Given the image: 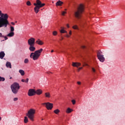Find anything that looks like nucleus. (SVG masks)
Returning <instances> with one entry per match:
<instances>
[{"label": "nucleus", "instance_id": "42", "mask_svg": "<svg viewBox=\"0 0 125 125\" xmlns=\"http://www.w3.org/2000/svg\"><path fill=\"white\" fill-rule=\"evenodd\" d=\"M82 48H83V49L85 48V46H82Z\"/></svg>", "mask_w": 125, "mask_h": 125}, {"label": "nucleus", "instance_id": "43", "mask_svg": "<svg viewBox=\"0 0 125 125\" xmlns=\"http://www.w3.org/2000/svg\"><path fill=\"white\" fill-rule=\"evenodd\" d=\"M77 83H78V84L80 85L81 83V82H78Z\"/></svg>", "mask_w": 125, "mask_h": 125}, {"label": "nucleus", "instance_id": "41", "mask_svg": "<svg viewBox=\"0 0 125 125\" xmlns=\"http://www.w3.org/2000/svg\"><path fill=\"white\" fill-rule=\"evenodd\" d=\"M11 24H12V25H13L14 26V25H15V23L12 22H11Z\"/></svg>", "mask_w": 125, "mask_h": 125}, {"label": "nucleus", "instance_id": "52", "mask_svg": "<svg viewBox=\"0 0 125 125\" xmlns=\"http://www.w3.org/2000/svg\"><path fill=\"white\" fill-rule=\"evenodd\" d=\"M51 72H49L48 74H50Z\"/></svg>", "mask_w": 125, "mask_h": 125}, {"label": "nucleus", "instance_id": "39", "mask_svg": "<svg viewBox=\"0 0 125 125\" xmlns=\"http://www.w3.org/2000/svg\"><path fill=\"white\" fill-rule=\"evenodd\" d=\"M82 69H83V67H79V68H78V72H80V70H82Z\"/></svg>", "mask_w": 125, "mask_h": 125}, {"label": "nucleus", "instance_id": "14", "mask_svg": "<svg viewBox=\"0 0 125 125\" xmlns=\"http://www.w3.org/2000/svg\"><path fill=\"white\" fill-rule=\"evenodd\" d=\"M0 38H4L5 40H1V42H4V41H6L8 40V38L7 36H5L4 35H2V33H0Z\"/></svg>", "mask_w": 125, "mask_h": 125}, {"label": "nucleus", "instance_id": "23", "mask_svg": "<svg viewBox=\"0 0 125 125\" xmlns=\"http://www.w3.org/2000/svg\"><path fill=\"white\" fill-rule=\"evenodd\" d=\"M14 36V32H10L7 35V37H13Z\"/></svg>", "mask_w": 125, "mask_h": 125}, {"label": "nucleus", "instance_id": "25", "mask_svg": "<svg viewBox=\"0 0 125 125\" xmlns=\"http://www.w3.org/2000/svg\"><path fill=\"white\" fill-rule=\"evenodd\" d=\"M54 113H55V114H56L57 115L59 113H60V110H59V109H57L54 111Z\"/></svg>", "mask_w": 125, "mask_h": 125}, {"label": "nucleus", "instance_id": "26", "mask_svg": "<svg viewBox=\"0 0 125 125\" xmlns=\"http://www.w3.org/2000/svg\"><path fill=\"white\" fill-rule=\"evenodd\" d=\"M73 29H74V30H79V27H78V25H74L72 27Z\"/></svg>", "mask_w": 125, "mask_h": 125}, {"label": "nucleus", "instance_id": "29", "mask_svg": "<svg viewBox=\"0 0 125 125\" xmlns=\"http://www.w3.org/2000/svg\"><path fill=\"white\" fill-rule=\"evenodd\" d=\"M10 31L12 32H14V27L13 26H10Z\"/></svg>", "mask_w": 125, "mask_h": 125}, {"label": "nucleus", "instance_id": "8", "mask_svg": "<svg viewBox=\"0 0 125 125\" xmlns=\"http://www.w3.org/2000/svg\"><path fill=\"white\" fill-rule=\"evenodd\" d=\"M35 6H40V7H43L45 5V3H42V1L40 0H37L36 3H34Z\"/></svg>", "mask_w": 125, "mask_h": 125}, {"label": "nucleus", "instance_id": "48", "mask_svg": "<svg viewBox=\"0 0 125 125\" xmlns=\"http://www.w3.org/2000/svg\"><path fill=\"white\" fill-rule=\"evenodd\" d=\"M1 121V117H0V121Z\"/></svg>", "mask_w": 125, "mask_h": 125}, {"label": "nucleus", "instance_id": "12", "mask_svg": "<svg viewBox=\"0 0 125 125\" xmlns=\"http://www.w3.org/2000/svg\"><path fill=\"white\" fill-rule=\"evenodd\" d=\"M35 45H29V50L31 52H34L36 50V47H34Z\"/></svg>", "mask_w": 125, "mask_h": 125}, {"label": "nucleus", "instance_id": "46", "mask_svg": "<svg viewBox=\"0 0 125 125\" xmlns=\"http://www.w3.org/2000/svg\"><path fill=\"white\" fill-rule=\"evenodd\" d=\"M69 35H72V31H70V32H69Z\"/></svg>", "mask_w": 125, "mask_h": 125}, {"label": "nucleus", "instance_id": "13", "mask_svg": "<svg viewBox=\"0 0 125 125\" xmlns=\"http://www.w3.org/2000/svg\"><path fill=\"white\" fill-rule=\"evenodd\" d=\"M81 64L80 62H72V66L73 67H77V68H79V66H81Z\"/></svg>", "mask_w": 125, "mask_h": 125}, {"label": "nucleus", "instance_id": "20", "mask_svg": "<svg viewBox=\"0 0 125 125\" xmlns=\"http://www.w3.org/2000/svg\"><path fill=\"white\" fill-rule=\"evenodd\" d=\"M19 72L21 74V76H24L25 75V71L22 69H20Z\"/></svg>", "mask_w": 125, "mask_h": 125}, {"label": "nucleus", "instance_id": "50", "mask_svg": "<svg viewBox=\"0 0 125 125\" xmlns=\"http://www.w3.org/2000/svg\"><path fill=\"white\" fill-rule=\"evenodd\" d=\"M61 29H64V27H61Z\"/></svg>", "mask_w": 125, "mask_h": 125}, {"label": "nucleus", "instance_id": "18", "mask_svg": "<svg viewBox=\"0 0 125 125\" xmlns=\"http://www.w3.org/2000/svg\"><path fill=\"white\" fill-rule=\"evenodd\" d=\"M36 43H38L39 45H42V44H43V42L41 41V40L38 39L37 41H36Z\"/></svg>", "mask_w": 125, "mask_h": 125}, {"label": "nucleus", "instance_id": "34", "mask_svg": "<svg viewBox=\"0 0 125 125\" xmlns=\"http://www.w3.org/2000/svg\"><path fill=\"white\" fill-rule=\"evenodd\" d=\"M53 36H56L57 35V31H54L53 32Z\"/></svg>", "mask_w": 125, "mask_h": 125}, {"label": "nucleus", "instance_id": "53", "mask_svg": "<svg viewBox=\"0 0 125 125\" xmlns=\"http://www.w3.org/2000/svg\"><path fill=\"white\" fill-rule=\"evenodd\" d=\"M62 40H63V38H62Z\"/></svg>", "mask_w": 125, "mask_h": 125}, {"label": "nucleus", "instance_id": "47", "mask_svg": "<svg viewBox=\"0 0 125 125\" xmlns=\"http://www.w3.org/2000/svg\"><path fill=\"white\" fill-rule=\"evenodd\" d=\"M51 52H54V50H52L51 51Z\"/></svg>", "mask_w": 125, "mask_h": 125}, {"label": "nucleus", "instance_id": "16", "mask_svg": "<svg viewBox=\"0 0 125 125\" xmlns=\"http://www.w3.org/2000/svg\"><path fill=\"white\" fill-rule=\"evenodd\" d=\"M62 4H63V2H62L61 0L58 1L56 3V6H61Z\"/></svg>", "mask_w": 125, "mask_h": 125}, {"label": "nucleus", "instance_id": "24", "mask_svg": "<svg viewBox=\"0 0 125 125\" xmlns=\"http://www.w3.org/2000/svg\"><path fill=\"white\" fill-rule=\"evenodd\" d=\"M29 122V120L28 119V117H25L24 119V124H27Z\"/></svg>", "mask_w": 125, "mask_h": 125}, {"label": "nucleus", "instance_id": "35", "mask_svg": "<svg viewBox=\"0 0 125 125\" xmlns=\"http://www.w3.org/2000/svg\"><path fill=\"white\" fill-rule=\"evenodd\" d=\"M66 13H67V12H65V11H63V12H62V15L63 16H64V15H65V14H66Z\"/></svg>", "mask_w": 125, "mask_h": 125}, {"label": "nucleus", "instance_id": "19", "mask_svg": "<svg viewBox=\"0 0 125 125\" xmlns=\"http://www.w3.org/2000/svg\"><path fill=\"white\" fill-rule=\"evenodd\" d=\"M45 97L46 98H50L51 96H50V93L49 92H46L44 93Z\"/></svg>", "mask_w": 125, "mask_h": 125}, {"label": "nucleus", "instance_id": "6", "mask_svg": "<svg viewBox=\"0 0 125 125\" xmlns=\"http://www.w3.org/2000/svg\"><path fill=\"white\" fill-rule=\"evenodd\" d=\"M97 57L101 62H104L105 61V58H104V55H102L101 51H98L97 52Z\"/></svg>", "mask_w": 125, "mask_h": 125}, {"label": "nucleus", "instance_id": "49", "mask_svg": "<svg viewBox=\"0 0 125 125\" xmlns=\"http://www.w3.org/2000/svg\"><path fill=\"white\" fill-rule=\"evenodd\" d=\"M11 79H12V77H10V79L11 80Z\"/></svg>", "mask_w": 125, "mask_h": 125}, {"label": "nucleus", "instance_id": "37", "mask_svg": "<svg viewBox=\"0 0 125 125\" xmlns=\"http://www.w3.org/2000/svg\"><path fill=\"white\" fill-rule=\"evenodd\" d=\"M92 70L93 71V72L94 73H95L96 70H95V69H94V68L92 67Z\"/></svg>", "mask_w": 125, "mask_h": 125}, {"label": "nucleus", "instance_id": "10", "mask_svg": "<svg viewBox=\"0 0 125 125\" xmlns=\"http://www.w3.org/2000/svg\"><path fill=\"white\" fill-rule=\"evenodd\" d=\"M28 96H34V95H36V90L33 89H30L28 91Z\"/></svg>", "mask_w": 125, "mask_h": 125}, {"label": "nucleus", "instance_id": "15", "mask_svg": "<svg viewBox=\"0 0 125 125\" xmlns=\"http://www.w3.org/2000/svg\"><path fill=\"white\" fill-rule=\"evenodd\" d=\"M37 94V95H41V94H42V89H38L35 91V94Z\"/></svg>", "mask_w": 125, "mask_h": 125}, {"label": "nucleus", "instance_id": "40", "mask_svg": "<svg viewBox=\"0 0 125 125\" xmlns=\"http://www.w3.org/2000/svg\"><path fill=\"white\" fill-rule=\"evenodd\" d=\"M21 82H22V83H26L25 80H24V79H22V80H21Z\"/></svg>", "mask_w": 125, "mask_h": 125}, {"label": "nucleus", "instance_id": "44", "mask_svg": "<svg viewBox=\"0 0 125 125\" xmlns=\"http://www.w3.org/2000/svg\"><path fill=\"white\" fill-rule=\"evenodd\" d=\"M66 38H70V36H69V35H66Z\"/></svg>", "mask_w": 125, "mask_h": 125}, {"label": "nucleus", "instance_id": "21", "mask_svg": "<svg viewBox=\"0 0 125 125\" xmlns=\"http://www.w3.org/2000/svg\"><path fill=\"white\" fill-rule=\"evenodd\" d=\"M6 66L7 68H10V69H11V63L10 62H7L6 64Z\"/></svg>", "mask_w": 125, "mask_h": 125}, {"label": "nucleus", "instance_id": "36", "mask_svg": "<svg viewBox=\"0 0 125 125\" xmlns=\"http://www.w3.org/2000/svg\"><path fill=\"white\" fill-rule=\"evenodd\" d=\"M29 82V78H27L25 80V83H28Z\"/></svg>", "mask_w": 125, "mask_h": 125}, {"label": "nucleus", "instance_id": "3", "mask_svg": "<svg viewBox=\"0 0 125 125\" xmlns=\"http://www.w3.org/2000/svg\"><path fill=\"white\" fill-rule=\"evenodd\" d=\"M42 48H41L40 50H38L35 51V52H32L30 55V57L32 59H33L34 61H36V60H38L39 58H40V56H41V54H42Z\"/></svg>", "mask_w": 125, "mask_h": 125}, {"label": "nucleus", "instance_id": "32", "mask_svg": "<svg viewBox=\"0 0 125 125\" xmlns=\"http://www.w3.org/2000/svg\"><path fill=\"white\" fill-rule=\"evenodd\" d=\"M26 4H27V5H28V6H30L31 5V2L30 1H28L26 2Z\"/></svg>", "mask_w": 125, "mask_h": 125}, {"label": "nucleus", "instance_id": "5", "mask_svg": "<svg viewBox=\"0 0 125 125\" xmlns=\"http://www.w3.org/2000/svg\"><path fill=\"white\" fill-rule=\"evenodd\" d=\"M35 114H36V110L31 108L29 109L26 114V116L31 121V122H34L35 119Z\"/></svg>", "mask_w": 125, "mask_h": 125}, {"label": "nucleus", "instance_id": "27", "mask_svg": "<svg viewBox=\"0 0 125 125\" xmlns=\"http://www.w3.org/2000/svg\"><path fill=\"white\" fill-rule=\"evenodd\" d=\"M60 32L62 34H64V33H67V31H66L64 29H61L60 30Z\"/></svg>", "mask_w": 125, "mask_h": 125}, {"label": "nucleus", "instance_id": "33", "mask_svg": "<svg viewBox=\"0 0 125 125\" xmlns=\"http://www.w3.org/2000/svg\"><path fill=\"white\" fill-rule=\"evenodd\" d=\"M71 102H72L73 105H75V104H76V100H72L71 101Z\"/></svg>", "mask_w": 125, "mask_h": 125}, {"label": "nucleus", "instance_id": "1", "mask_svg": "<svg viewBox=\"0 0 125 125\" xmlns=\"http://www.w3.org/2000/svg\"><path fill=\"white\" fill-rule=\"evenodd\" d=\"M8 15L7 14H3L0 10V28L4 27L6 28L8 25H9V21H8Z\"/></svg>", "mask_w": 125, "mask_h": 125}, {"label": "nucleus", "instance_id": "9", "mask_svg": "<svg viewBox=\"0 0 125 125\" xmlns=\"http://www.w3.org/2000/svg\"><path fill=\"white\" fill-rule=\"evenodd\" d=\"M36 40L34 38H31L28 40V44L29 45H35Z\"/></svg>", "mask_w": 125, "mask_h": 125}, {"label": "nucleus", "instance_id": "28", "mask_svg": "<svg viewBox=\"0 0 125 125\" xmlns=\"http://www.w3.org/2000/svg\"><path fill=\"white\" fill-rule=\"evenodd\" d=\"M4 81H5L4 78L0 77V82H4Z\"/></svg>", "mask_w": 125, "mask_h": 125}, {"label": "nucleus", "instance_id": "30", "mask_svg": "<svg viewBox=\"0 0 125 125\" xmlns=\"http://www.w3.org/2000/svg\"><path fill=\"white\" fill-rule=\"evenodd\" d=\"M24 63L25 64H27V63H29V60L28 59H25L24 60Z\"/></svg>", "mask_w": 125, "mask_h": 125}, {"label": "nucleus", "instance_id": "4", "mask_svg": "<svg viewBox=\"0 0 125 125\" xmlns=\"http://www.w3.org/2000/svg\"><path fill=\"white\" fill-rule=\"evenodd\" d=\"M11 89L14 94H17L18 91H19V89H20V85L16 82L14 83L11 85Z\"/></svg>", "mask_w": 125, "mask_h": 125}, {"label": "nucleus", "instance_id": "17", "mask_svg": "<svg viewBox=\"0 0 125 125\" xmlns=\"http://www.w3.org/2000/svg\"><path fill=\"white\" fill-rule=\"evenodd\" d=\"M5 56V53H4V52L1 51L0 52V59H3V57Z\"/></svg>", "mask_w": 125, "mask_h": 125}, {"label": "nucleus", "instance_id": "51", "mask_svg": "<svg viewBox=\"0 0 125 125\" xmlns=\"http://www.w3.org/2000/svg\"><path fill=\"white\" fill-rule=\"evenodd\" d=\"M42 121H43V119H42Z\"/></svg>", "mask_w": 125, "mask_h": 125}, {"label": "nucleus", "instance_id": "54", "mask_svg": "<svg viewBox=\"0 0 125 125\" xmlns=\"http://www.w3.org/2000/svg\"><path fill=\"white\" fill-rule=\"evenodd\" d=\"M65 10H67V9H65Z\"/></svg>", "mask_w": 125, "mask_h": 125}, {"label": "nucleus", "instance_id": "11", "mask_svg": "<svg viewBox=\"0 0 125 125\" xmlns=\"http://www.w3.org/2000/svg\"><path fill=\"white\" fill-rule=\"evenodd\" d=\"M41 7H40L39 6H35V7H34V11L35 13H39V12L40 11V9L41 8Z\"/></svg>", "mask_w": 125, "mask_h": 125}, {"label": "nucleus", "instance_id": "2", "mask_svg": "<svg viewBox=\"0 0 125 125\" xmlns=\"http://www.w3.org/2000/svg\"><path fill=\"white\" fill-rule=\"evenodd\" d=\"M84 10V6L82 4H80L77 10L74 12V15L76 18L77 19H81L82 17V14Z\"/></svg>", "mask_w": 125, "mask_h": 125}, {"label": "nucleus", "instance_id": "45", "mask_svg": "<svg viewBox=\"0 0 125 125\" xmlns=\"http://www.w3.org/2000/svg\"><path fill=\"white\" fill-rule=\"evenodd\" d=\"M66 26L67 27V28H70V26H69V24H67L66 25Z\"/></svg>", "mask_w": 125, "mask_h": 125}, {"label": "nucleus", "instance_id": "38", "mask_svg": "<svg viewBox=\"0 0 125 125\" xmlns=\"http://www.w3.org/2000/svg\"><path fill=\"white\" fill-rule=\"evenodd\" d=\"M18 100V98H14V101H17Z\"/></svg>", "mask_w": 125, "mask_h": 125}, {"label": "nucleus", "instance_id": "7", "mask_svg": "<svg viewBox=\"0 0 125 125\" xmlns=\"http://www.w3.org/2000/svg\"><path fill=\"white\" fill-rule=\"evenodd\" d=\"M42 105H46V107L47 110H52V108H53V104H51L48 102L43 103Z\"/></svg>", "mask_w": 125, "mask_h": 125}, {"label": "nucleus", "instance_id": "31", "mask_svg": "<svg viewBox=\"0 0 125 125\" xmlns=\"http://www.w3.org/2000/svg\"><path fill=\"white\" fill-rule=\"evenodd\" d=\"M79 23H80L81 25H83L84 24V22H83V21L81 20L79 21Z\"/></svg>", "mask_w": 125, "mask_h": 125}, {"label": "nucleus", "instance_id": "22", "mask_svg": "<svg viewBox=\"0 0 125 125\" xmlns=\"http://www.w3.org/2000/svg\"><path fill=\"white\" fill-rule=\"evenodd\" d=\"M72 111L73 110L72 109L68 107L66 110V113H67V114H70V113H71Z\"/></svg>", "mask_w": 125, "mask_h": 125}]
</instances>
